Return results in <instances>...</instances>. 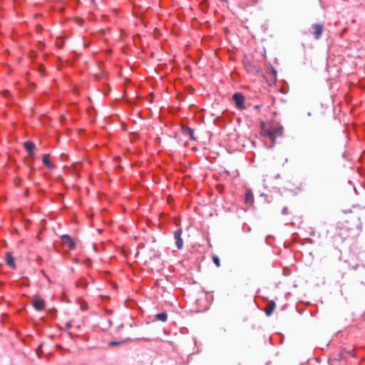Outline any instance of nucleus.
<instances>
[{"instance_id":"obj_13","label":"nucleus","mask_w":365,"mask_h":365,"mask_svg":"<svg viewBox=\"0 0 365 365\" xmlns=\"http://www.w3.org/2000/svg\"><path fill=\"white\" fill-rule=\"evenodd\" d=\"M155 319L160 322H165L168 319V314L166 312H161L155 315Z\"/></svg>"},{"instance_id":"obj_12","label":"nucleus","mask_w":365,"mask_h":365,"mask_svg":"<svg viewBox=\"0 0 365 365\" xmlns=\"http://www.w3.org/2000/svg\"><path fill=\"white\" fill-rule=\"evenodd\" d=\"M246 204L252 205L254 202V197L253 194L251 191H247L245 195V199Z\"/></svg>"},{"instance_id":"obj_9","label":"nucleus","mask_w":365,"mask_h":365,"mask_svg":"<svg viewBox=\"0 0 365 365\" xmlns=\"http://www.w3.org/2000/svg\"><path fill=\"white\" fill-rule=\"evenodd\" d=\"M276 304L274 301H269L265 307L264 312L267 316H270L275 309Z\"/></svg>"},{"instance_id":"obj_11","label":"nucleus","mask_w":365,"mask_h":365,"mask_svg":"<svg viewBox=\"0 0 365 365\" xmlns=\"http://www.w3.org/2000/svg\"><path fill=\"white\" fill-rule=\"evenodd\" d=\"M50 158L51 156L49 154H43L42 156V163L45 166L51 169L53 168V164L51 162Z\"/></svg>"},{"instance_id":"obj_19","label":"nucleus","mask_w":365,"mask_h":365,"mask_svg":"<svg viewBox=\"0 0 365 365\" xmlns=\"http://www.w3.org/2000/svg\"><path fill=\"white\" fill-rule=\"evenodd\" d=\"M71 327V324L70 323H67L66 325V328L68 329H70Z\"/></svg>"},{"instance_id":"obj_7","label":"nucleus","mask_w":365,"mask_h":365,"mask_svg":"<svg viewBox=\"0 0 365 365\" xmlns=\"http://www.w3.org/2000/svg\"><path fill=\"white\" fill-rule=\"evenodd\" d=\"M130 330H131L130 326L127 327V336H125V337H123V339H121L118 341H111L108 343V345L110 346H113L119 345V344L125 343L126 341H129L130 339V336H129Z\"/></svg>"},{"instance_id":"obj_15","label":"nucleus","mask_w":365,"mask_h":365,"mask_svg":"<svg viewBox=\"0 0 365 365\" xmlns=\"http://www.w3.org/2000/svg\"><path fill=\"white\" fill-rule=\"evenodd\" d=\"M247 70L249 72H251V73H258L259 72V68L254 66H250L249 68H247Z\"/></svg>"},{"instance_id":"obj_17","label":"nucleus","mask_w":365,"mask_h":365,"mask_svg":"<svg viewBox=\"0 0 365 365\" xmlns=\"http://www.w3.org/2000/svg\"><path fill=\"white\" fill-rule=\"evenodd\" d=\"M123 329H124V326H123V325L120 326V327H118V333L119 334V335H120V334H121V332H122V331H123Z\"/></svg>"},{"instance_id":"obj_1","label":"nucleus","mask_w":365,"mask_h":365,"mask_svg":"<svg viewBox=\"0 0 365 365\" xmlns=\"http://www.w3.org/2000/svg\"><path fill=\"white\" fill-rule=\"evenodd\" d=\"M260 133L264 137H267L272 141V147L275 143V139L278 136H282L283 134V128L282 126H270L267 128L265 123L262 122L261 123V131Z\"/></svg>"},{"instance_id":"obj_5","label":"nucleus","mask_w":365,"mask_h":365,"mask_svg":"<svg viewBox=\"0 0 365 365\" xmlns=\"http://www.w3.org/2000/svg\"><path fill=\"white\" fill-rule=\"evenodd\" d=\"M182 231L181 229L177 230L174 232V238L175 240V245L178 250H181L183 246V240L181 237Z\"/></svg>"},{"instance_id":"obj_2","label":"nucleus","mask_w":365,"mask_h":365,"mask_svg":"<svg viewBox=\"0 0 365 365\" xmlns=\"http://www.w3.org/2000/svg\"><path fill=\"white\" fill-rule=\"evenodd\" d=\"M232 98L235 103L236 107L238 109L244 110L246 108L245 106V97L241 93H234Z\"/></svg>"},{"instance_id":"obj_20","label":"nucleus","mask_w":365,"mask_h":365,"mask_svg":"<svg viewBox=\"0 0 365 365\" xmlns=\"http://www.w3.org/2000/svg\"><path fill=\"white\" fill-rule=\"evenodd\" d=\"M259 108H260L259 105L255 106V108L257 109V110H258Z\"/></svg>"},{"instance_id":"obj_3","label":"nucleus","mask_w":365,"mask_h":365,"mask_svg":"<svg viewBox=\"0 0 365 365\" xmlns=\"http://www.w3.org/2000/svg\"><path fill=\"white\" fill-rule=\"evenodd\" d=\"M324 31V25L321 24H314L312 25V34L315 39L320 38Z\"/></svg>"},{"instance_id":"obj_18","label":"nucleus","mask_w":365,"mask_h":365,"mask_svg":"<svg viewBox=\"0 0 365 365\" xmlns=\"http://www.w3.org/2000/svg\"><path fill=\"white\" fill-rule=\"evenodd\" d=\"M282 214L283 215H287V207L283 209Z\"/></svg>"},{"instance_id":"obj_21","label":"nucleus","mask_w":365,"mask_h":365,"mask_svg":"<svg viewBox=\"0 0 365 365\" xmlns=\"http://www.w3.org/2000/svg\"><path fill=\"white\" fill-rule=\"evenodd\" d=\"M28 192H29V191H28V190H26V192H25V195H28Z\"/></svg>"},{"instance_id":"obj_6","label":"nucleus","mask_w":365,"mask_h":365,"mask_svg":"<svg viewBox=\"0 0 365 365\" xmlns=\"http://www.w3.org/2000/svg\"><path fill=\"white\" fill-rule=\"evenodd\" d=\"M33 307L38 311H42L45 308V301L41 298L35 297L32 301Z\"/></svg>"},{"instance_id":"obj_10","label":"nucleus","mask_w":365,"mask_h":365,"mask_svg":"<svg viewBox=\"0 0 365 365\" xmlns=\"http://www.w3.org/2000/svg\"><path fill=\"white\" fill-rule=\"evenodd\" d=\"M6 264L12 269H16V266L14 262V258L11 252H7L5 257Z\"/></svg>"},{"instance_id":"obj_4","label":"nucleus","mask_w":365,"mask_h":365,"mask_svg":"<svg viewBox=\"0 0 365 365\" xmlns=\"http://www.w3.org/2000/svg\"><path fill=\"white\" fill-rule=\"evenodd\" d=\"M61 242L70 250H73L76 247L74 240L68 235H63L61 236Z\"/></svg>"},{"instance_id":"obj_8","label":"nucleus","mask_w":365,"mask_h":365,"mask_svg":"<svg viewBox=\"0 0 365 365\" xmlns=\"http://www.w3.org/2000/svg\"><path fill=\"white\" fill-rule=\"evenodd\" d=\"M24 148L27 151L28 154L31 157L34 155V149L36 148L34 143L30 141H26L23 144Z\"/></svg>"},{"instance_id":"obj_14","label":"nucleus","mask_w":365,"mask_h":365,"mask_svg":"<svg viewBox=\"0 0 365 365\" xmlns=\"http://www.w3.org/2000/svg\"><path fill=\"white\" fill-rule=\"evenodd\" d=\"M212 259L216 267H219L220 266V258L217 255H213Z\"/></svg>"},{"instance_id":"obj_16","label":"nucleus","mask_w":365,"mask_h":365,"mask_svg":"<svg viewBox=\"0 0 365 365\" xmlns=\"http://www.w3.org/2000/svg\"><path fill=\"white\" fill-rule=\"evenodd\" d=\"M187 131H188V133L190 135V138L192 139V140H195V138L194 137V131H193V130L189 128L187 129Z\"/></svg>"}]
</instances>
